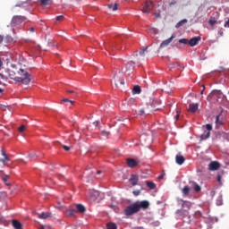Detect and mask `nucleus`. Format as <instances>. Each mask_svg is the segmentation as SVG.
<instances>
[{
  "mask_svg": "<svg viewBox=\"0 0 229 229\" xmlns=\"http://www.w3.org/2000/svg\"><path fill=\"white\" fill-rule=\"evenodd\" d=\"M140 208H142V210H147V208H149V201L142 200L140 202H134L129 205L123 212L125 216H133V214L140 212Z\"/></svg>",
  "mask_w": 229,
  "mask_h": 229,
  "instance_id": "nucleus-1",
  "label": "nucleus"
},
{
  "mask_svg": "<svg viewBox=\"0 0 229 229\" xmlns=\"http://www.w3.org/2000/svg\"><path fill=\"white\" fill-rule=\"evenodd\" d=\"M17 83L28 85L31 81V75L24 69H20L17 72Z\"/></svg>",
  "mask_w": 229,
  "mask_h": 229,
  "instance_id": "nucleus-2",
  "label": "nucleus"
},
{
  "mask_svg": "<svg viewBox=\"0 0 229 229\" xmlns=\"http://www.w3.org/2000/svg\"><path fill=\"white\" fill-rule=\"evenodd\" d=\"M223 98H225V95H223V92L219 89L212 90L208 96V101H219L220 99H223Z\"/></svg>",
  "mask_w": 229,
  "mask_h": 229,
  "instance_id": "nucleus-3",
  "label": "nucleus"
},
{
  "mask_svg": "<svg viewBox=\"0 0 229 229\" xmlns=\"http://www.w3.org/2000/svg\"><path fill=\"white\" fill-rule=\"evenodd\" d=\"M26 21L25 16L16 15L13 16L11 21L12 28H15V26H19L20 24H22Z\"/></svg>",
  "mask_w": 229,
  "mask_h": 229,
  "instance_id": "nucleus-4",
  "label": "nucleus"
},
{
  "mask_svg": "<svg viewBox=\"0 0 229 229\" xmlns=\"http://www.w3.org/2000/svg\"><path fill=\"white\" fill-rule=\"evenodd\" d=\"M205 130L200 136V140H207L210 137V131H212V124H206Z\"/></svg>",
  "mask_w": 229,
  "mask_h": 229,
  "instance_id": "nucleus-5",
  "label": "nucleus"
},
{
  "mask_svg": "<svg viewBox=\"0 0 229 229\" xmlns=\"http://www.w3.org/2000/svg\"><path fill=\"white\" fill-rule=\"evenodd\" d=\"M96 174V172L94 170H86L83 174V178L86 179V182L88 183H90V182L94 181V176Z\"/></svg>",
  "mask_w": 229,
  "mask_h": 229,
  "instance_id": "nucleus-6",
  "label": "nucleus"
},
{
  "mask_svg": "<svg viewBox=\"0 0 229 229\" xmlns=\"http://www.w3.org/2000/svg\"><path fill=\"white\" fill-rule=\"evenodd\" d=\"M153 6H155V4L153 2H151V1L145 2L143 8H142L143 13H149V12H151L153 10Z\"/></svg>",
  "mask_w": 229,
  "mask_h": 229,
  "instance_id": "nucleus-7",
  "label": "nucleus"
},
{
  "mask_svg": "<svg viewBox=\"0 0 229 229\" xmlns=\"http://www.w3.org/2000/svg\"><path fill=\"white\" fill-rule=\"evenodd\" d=\"M201 41V37L198 36V37H195V38H191L190 40H189V46L191 47H194V46H198V43Z\"/></svg>",
  "mask_w": 229,
  "mask_h": 229,
  "instance_id": "nucleus-8",
  "label": "nucleus"
},
{
  "mask_svg": "<svg viewBox=\"0 0 229 229\" xmlns=\"http://www.w3.org/2000/svg\"><path fill=\"white\" fill-rule=\"evenodd\" d=\"M176 38V36L174 34H173L169 38L164 40L161 44H160V47H167V46H169V44H171L173 42V39H174Z\"/></svg>",
  "mask_w": 229,
  "mask_h": 229,
  "instance_id": "nucleus-9",
  "label": "nucleus"
},
{
  "mask_svg": "<svg viewBox=\"0 0 229 229\" xmlns=\"http://www.w3.org/2000/svg\"><path fill=\"white\" fill-rule=\"evenodd\" d=\"M126 162H127L128 167H131V168L137 167L139 165V162H137V160L131 157L127 158Z\"/></svg>",
  "mask_w": 229,
  "mask_h": 229,
  "instance_id": "nucleus-10",
  "label": "nucleus"
},
{
  "mask_svg": "<svg viewBox=\"0 0 229 229\" xmlns=\"http://www.w3.org/2000/svg\"><path fill=\"white\" fill-rule=\"evenodd\" d=\"M221 167V165L217 161H213L209 164V171H217Z\"/></svg>",
  "mask_w": 229,
  "mask_h": 229,
  "instance_id": "nucleus-11",
  "label": "nucleus"
},
{
  "mask_svg": "<svg viewBox=\"0 0 229 229\" xmlns=\"http://www.w3.org/2000/svg\"><path fill=\"white\" fill-rule=\"evenodd\" d=\"M129 182L132 185V187H135V185H138L139 183V175L131 174L129 179Z\"/></svg>",
  "mask_w": 229,
  "mask_h": 229,
  "instance_id": "nucleus-12",
  "label": "nucleus"
},
{
  "mask_svg": "<svg viewBox=\"0 0 229 229\" xmlns=\"http://www.w3.org/2000/svg\"><path fill=\"white\" fill-rule=\"evenodd\" d=\"M175 162L176 164H178V165H183V164L185 163V157L182 155H176Z\"/></svg>",
  "mask_w": 229,
  "mask_h": 229,
  "instance_id": "nucleus-13",
  "label": "nucleus"
},
{
  "mask_svg": "<svg viewBox=\"0 0 229 229\" xmlns=\"http://www.w3.org/2000/svg\"><path fill=\"white\" fill-rule=\"evenodd\" d=\"M190 185H191V188L193 189V191H195V192L201 191V186H199V184H198L197 182H190Z\"/></svg>",
  "mask_w": 229,
  "mask_h": 229,
  "instance_id": "nucleus-14",
  "label": "nucleus"
},
{
  "mask_svg": "<svg viewBox=\"0 0 229 229\" xmlns=\"http://www.w3.org/2000/svg\"><path fill=\"white\" fill-rule=\"evenodd\" d=\"M1 151H2V157H4V158L0 159V162H2L4 165H6V162H10V157H8L4 148H2Z\"/></svg>",
  "mask_w": 229,
  "mask_h": 229,
  "instance_id": "nucleus-15",
  "label": "nucleus"
},
{
  "mask_svg": "<svg viewBox=\"0 0 229 229\" xmlns=\"http://www.w3.org/2000/svg\"><path fill=\"white\" fill-rule=\"evenodd\" d=\"M199 106L198 104H194V103L190 104L189 112H191V114H196V112H198Z\"/></svg>",
  "mask_w": 229,
  "mask_h": 229,
  "instance_id": "nucleus-16",
  "label": "nucleus"
},
{
  "mask_svg": "<svg viewBox=\"0 0 229 229\" xmlns=\"http://www.w3.org/2000/svg\"><path fill=\"white\" fill-rule=\"evenodd\" d=\"M105 47L106 50L108 52V54L110 55L111 51H114V47H115V45L114 43H109V44H105Z\"/></svg>",
  "mask_w": 229,
  "mask_h": 229,
  "instance_id": "nucleus-17",
  "label": "nucleus"
},
{
  "mask_svg": "<svg viewBox=\"0 0 229 229\" xmlns=\"http://www.w3.org/2000/svg\"><path fill=\"white\" fill-rule=\"evenodd\" d=\"M8 74H9V78L11 80L15 81L17 83V77H18L17 73H15V72H13L12 70H8Z\"/></svg>",
  "mask_w": 229,
  "mask_h": 229,
  "instance_id": "nucleus-18",
  "label": "nucleus"
},
{
  "mask_svg": "<svg viewBox=\"0 0 229 229\" xmlns=\"http://www.w3.org/2000/svg\"><path fill=\"white\" fill-rule=\"evenodd\" d=\"M169 69H183V65L178 63H172L169 64Z\"/></svg>",
  "mask_w": 229,
  "mask_h": 229,
  "instance_id": "nucleus-19",
  "label": "nucleus"
},
{
  "mask_svg": "<svg viewBox=\"0 0 229 229\" xmlns=\"http://www.w3.org/2000/svg\"><path fill=\"white\" fill-rule=\"evenodd\" d=\"M107 8L109 10H112V12H117V9L119 8V4H107Z\"/></svg>",
  "mask_w": 229,
  "mask_h": 229,
  "instance_id": "nucleus-20",
  "label": "nucleus"
},
{
  "mask_svg": "<svg viewBox=\"0 0 229 229\" xmlns=\"http://www.w3.org/2000/svg\"><path fill=\"white\" fill-rule=\"evenodd\" d=\"M13 226L15 229H22V224H21V222L18 220H13Z\"/></svg>",
  "mask_w": 229,
  "mask_h": 229,
  "instance_id": "nucleus-21",
  "label": "nucleus"
},
{
  "mask_svg": "<svg viewBox=\"0 0 229 229\" xmlns=\"http://www.w3.org/2000/svg\"><path fill=\"white\" fill-rule=\"evenodd\" d=\"M47 217H51V213L49 212H42L41 214L38 215L39 219H47Z\"/></svg>",
  "mask_w": 229,
  "mask_h": 229,
  "instance_id": "nucleus-22",
  "label": "nucleus"
},
{
  "mask_svg": "<svg viewBox=\"0 0 229 229\" xmlns=\"http://www.w3.org/2000/svg\"><path fill=\"white\" fill-rule=\"evenodd\" d=\"M77 210L81 213L83 214L86 212L87 208H85V206L81 205V204H77L76 206Z\"/></svg>",
  "mask_w": 229,
  "mask_h": 229,
  "instance_id": "nucleus-23",
  "label": "nucleus"
},
{
  "mask_svg": "<svg viewBox=\"0 0 229 229\" xmlns=\"http://www.w3.org/2000/svg\"><path fill=\"white\" fill-rule=\"evenodd\" d=\"M146 185H147V187H148V189H150V190H154V189H157V184H155V182H149V181H146Z\"/></svg>",
  "mask_w": 229,
  "mask_h": 229,
  "instance_id": "nucleus-24",
  "label": "nucleus"
},
{
  "mask_svg": "<svg viewBox=\"0 0 229 229\" xmlns=\"http://www.w3.org/2000/svg\"><path fill=\"white\" fill-rule=\"evenodd\" d=\"M109 135H110V132L106 131H101V133H100V137H101V139H102L103 140H105L106 139H108Z\"/></svg>",
  "mask_w": 229,
  "mask_h": 229,
  "instance_id": "nucleus-25",
  "label": "nucleus"
},
{
  "mask_svg": "<svg viewBox=\"0 0 229 229\" xmlns=\"http://www.w3.org/2000/svg\"><path fill=\"white\" fill-rule=\"evenodd\" d=\"M4 42L5 44H12L13 42V38H12L11 36H5L4 38Z\"/></svg>",
  "mask_w": 229,
  "mask_h": 229,
  "instance_id": "nucleus-26",
  "label": "nucleus"
},
{
  "mask_svg": "<svg viewBox=\"0 0 229 229\" xmlns=\"http://www.w3.org/2000/svg\"><path fill=\"white\" fill-rule=\"evenodd\" d=\"M182 194H184V196H187L189 194V192H191V187L189 186H184L182 189Z\"/></svg>",
  "mask_w": 229,
  "mask_h": 229,
  "instance_id": "nucleus-27",
  "label": "nucleus"
},
{
  "mask_svg": "<svg viewBox=\"0 0 229 229\" xmlns=\"http://www.w3.org/2000/svg\"><path fill=\"white\" fill-rule=\"evenodd\" d=\"M141 91L140 86H134L132 89V94H140Z\"/></svg>",
  "mask_w": 229,
  "mask_h": 229,
  "instance_id": "nucleus-28",
  "label": "nucleus"
},
{
  "mask_svg": "<svg viewBox=\"0 0 229 229\" xmlns=\"http://www.w3.org/2000/svg\"><path fill=\"white\" fill-rule=\"evenodd\" d=\"M76 214V209H67L66 210V216H69L70 217H72Z\"/></svg>",
  "mask_w": 229,
  "mask_h": 229,
  "instance_id": "nucleus-29",
  "label": "nucleus"
},
{
  "mask_svg": "<svg viewBox=\"0 0 229 229\" xmlns=\"http://www.w3.org/2000/svg\"><path fill=\"white\" fill-rule=\"evenodd\" d=\"M106 228L107 229H117V225L110 222V223L106 224Z\"/></svg>",
  "mask_w": 229,
  "mask_h": 229,
  "instance_id": "nucleus-30",
  "label": "nucleus"
},
{
  "mask_svg": "<svg viewBox=\"0 0 229 229\" xmlns=\"http://www.w3.org/2000/svg\"><path fill=\"white\" fill-rule=\"evenodd\" d=\"M146 53H148V47H143V48L140 51V56H146Z\"/></svg>",
  "mask_w": 229,
  "mask_h": 229,
  "instance_id": "nucleus-31",
  "label": "nucleus"
},
{
  "mask_svg": "<svg viewBox=\"0 0 229 229\" xmlns=\"http://www.w3.org/2000/svg\"><path fill=\"white\" fill-rule=\"evenodd\" d=\"M135 65V63H133V62H130V63H128L127 64H126V71H131V68H133V66Z\"/></svg>",
  "mask_w": 229,
  "mask_h": 229,
  "instance_id": "nucleus-32",
  "label": "nucleus"
},
{
  "mask_svg": "<svg viewBox=\"0 0 229 229\" xmlns=\"http://www.w3.org/2000/svg\"><path fill=\"white\" fill-rule=\"evenodd\" d=\"M182 208H187L189 210V208H191V202L189 201H183L182 203Z\"/></svg>",
  "mask_w": 229,
  "mask_h": 229,
  "instance_id": "nucleus-33",
  "label": "nucleus"
},
{
  "mask_svg": "<svg viewBox=\"0 0 229 229\" xmlns=\"http://www.w3.org/2000/svg\"><path fill=\"white\" fill-rule=\"evenodd\" d=\"M8 180H10V175H4V177L3 178V182L5 183V185L9 187L10 182H8Z\"/></svg>",
  "mask_w": 229,
  "mask_h": 229,
  "instance_id": "nucleus-34",
  "label": "nucleus"
},
{
  "mask_svg": "<svg viewBox=\"0 0 229 229\" xmlns=\"http://www.w3.org/2000/svg\"><path fill=\"white\" fill-rule=\"evenodd\" d=\"M40 3L43 6H47L48 4H51V0H40Z\"/></svg>",
  "mask_w": 229,
  "mask_h": 229,
  "instance_id": "nucleus-35",
  "label": "nucleus"
},
{
  "mask_svg": "<svg viewBox=\"0 0 229 229\" xmlns=\"http://www.w3.org/2000/svg\"><path fill=\"white\" fill-rule=\"evenodd\" d=\"M179 44H188L189 45V39L181 38V39H179Z\"/></svg>",
  "mask_w": 229,
  "mask_h": 229,
  "instance_id": "nucleus-36",
  "label": "nucleus"
},
{
  "mask_svg": "<svg viewBox=\"0 0 229 229\" xmlns=\"http://www.w3.org/2000/svg\"><path fill=\"white\" fill-rule=\"evenodd\" d=\"M177 1L176 0H172L170 3H169V7L170 8H173V6H176L177 4Z\"/></svg>",
  "mask_w": 229,
  "mask_h": 229,
  "instance_id": "nucleus-37",
  "label": "nucleus"
},
{
  "mask_svg": "<svg viewBox=\"0 0 229 229\" xmlns=\"http://www.w3.org/2000/svg\"><path fill=\"white\" fill-rule=\"evenodd\" d=\"M20 133H22L23 131H26V125H21L19 128H18Z\"/></svg>",
  "mask_w": 229,
  "mask_h": 229,
  "instance_id": "nucleus-38",
  "label": "nucleus"
},
{
  "mask_svg": "<svg viewBox=\"0 0 229 229\" xmlns=\"http://www.w3.org/2000/svg\"><path fill=\"white\" fill-rule=\"evenodd\" d=\"M38 157V155H37V153H30L29 154V157L31 159L33 158H37Z\"/></svg>",
  "mask_w": 229,
  "mask_h": 229,
  "instance_id": "nucleus-39",
  "label": "nucleus"
},
{
  "mask_svg": "<svg viewBox=\"0 0 229 229\" xmlns=\"http://www.w3.org/2000/svg\"><path fill=\"white\" fill-rule=\"evenodd\" d=\"M0 78L1 80H3L4 81H8V78L6 76H4V74L0 73Z\"/></svg>",
  "mask_w": 229,
  "mask_h": 229,
  "instance_id": "nucleus-40",
  "label": "nucleus"
},
{
  "mask_svg": "<svg viewBox=\"0 0 229 229\" xmlns=\"http://www.w3.org/2000/svg\"><path fill=\"white\" fill-rule=\"evenodd\" d=\"M185 22H187V20H182V21H179V22L177 23V25H176V28H180V26H182V24H183V23H185Z\"/></svg>",
  "mask_w": 229,
  "mask_h": 229,
  "instance_id": "nucleus-41",
  "label": "nucleus"
},
{
  "mask_svg": "<svg viewBox=\"0 0 229 229\" xmlns=\"http://www.w3.org/2000/svg\"><path fill=\"white\" fill-rule=\"evenodd\" d=\"M180 114H181L180 109H177L176 110V115H175V120L176 121H178V119H180Z\"/></svg>",
  "mask_w": 229,
  "mask_h": 229,
  "instance_id": "nucleus-42",
  "label": "nucleus"
},
{
  "mask_svg": "<svg viewBox=\"0 0 229 229\" xmlns=\"http://www.w3.org/2000/svg\"><path fill=\"white\" fill-rule=\"evenodd\" d=\"M62 101H63L64 103H71V105H74V102H73V101L69 100V99H67V98H64Z\"/></svg>",
  "mask_w": 229,
  "mask_h": 229,
  "instance_id": "nucleus-43",
  "label": "nucleus"
},
{
  "mask_svg": "<svg viewBox=\"0 0 229 229\" xmlns=\"http://www.w3.org/2000/svg\"><path fill=\"white\" fill-rule=\"evenodd\" d=\"M132 194H134L135 196H139L140 194V190L133 191Z\"/></svg>",
  "mask_w": 229,
  "mask_h": 229,
  "instance_id": "nucleus-44",
  "label": "nucleus"
},
{
  "mask_svg": "<svg viewBox=\"0 0 229 229\" xmlns=\"http://www.w3.org/2000/svg\"><path fill=\"white\" fill-rule=\"evenodd\" d=\"M63 148L65 151H69L71 149V148L67 145H63Z\"/></svg>",
  "mask_w": 229,
  "mask_h": 229,
  "instance_id": "nucleus-45",
  "label": "nucleus"
},
{
  "mask_svg": "<svg viewBox=\"0 0 229 229\" xmlns=\"http://www.w3.org/2000/svg\"><path fill=\"white\" fill-rule=\"evenodd\" d=\"M154 15H155L156 19L160 18V12H156V13H154Z\"/></svg>",
  "mask_w": 229,
  "mask_h": 229,
  "instance_id": "nucleus-46",
  "label": "nucleus"
},
{
  "mask_svg": "<svg viewBox=\"0 0 229 229\" xmlns=\"http://www.w3.org/2000/svg\"><path fill=\"white\" fill-rule=\"evenodd\" d=\"M56 21H64V15L57 16Z\"/></svg>",
  "mask_w": 229,
  "mask_h": 229,
  "instance_id": "nucleus-47",
  "label": "nucleus"
},
{
  "mask_svg": "<svg viewBox=\"0 0 229 229\" xmlns=\"http://www.w3.org/2000/svg\"><path fill=\"white\" fill-rule=\"evenodd\" d=\"M216 124H223L221 122H219V115L216 117Z\"/></svg>",
  "mask_w": 229,
  "mask_h": 229,
  "instance_id": "nucleus-48",
  "label": "nucleus"
},
{
  "mask_svg": "<svg viewBox=\"0 0 229 229\" xmlns=\"http://www.w3.org/2000/svg\"><path fill=\"white\" fill-rule=\"evenodd\" d=\"M216 20H210L209 21V24H211V26H214V24H216Z\"/></svg>",
  "mask_w": 229,
  "mask_h": 229,
  "instance_id": "nucleus-49",
  "label": "nucleus"
},
{
  "mask_svg": "<svg viewBox=\"0 0 229 229\" xmlns=\"http://www.w3.org/2000/svg\"><path fill=\"white\" fill-rule=\"evenodd\" d=\"M150 33H158V30H157L156 29H150Z\"/></svg>",
  "mask_w": 229,
  "mask_h": 229,
  "instance_id": "nucleus-50",
  "label": "nucleus"
},
{
  "mask_svg": "<svg viewBox=\"0 0 229 229\" xmlns=\"http://www.w3.org/2000/svg\"><path fill=\"white\" fill-rule=\"evenodd\" d=\"M164 176H165V174H161L159 176H158V180H164Z\"/></svg>",
  "mask_w": 229,
  "mask_h": 229,
  "instance_id": "nucleus-51",
  "label": "nucleus"
},
{
  "mask_svg": "<svg viewBox=\"0 0 229 229\" xmlns=\"http://www.w3.org/2000/svg\"><path fill=\"white\" fill-rule=\"evenodd\" d=\"M3 40L4 41V37L0 35V44H3Z\"/></svg>",
  "mask_w": 229,
  "mask_h": 229,
  "instance_id": "nucleus-52",
  "label": "nucleus"
},
{
  "mask_svg": "<svg viewBox=\"0 0 229 229\" xmlns=\"http://www.w3.org/2000/svg\"><path fill=\"white\" fill-rule=\"evenodd\" d=\"M225 28H229V20L227 21H225Z\"/></svg>",
  "mask_w": 229,
  "mask_h": 229,
  "instance_id": "nucleus-53",
  "label": "nucleus"
},
{
  "mask_svg": "<svg viewBox=\"0 0 229 229\" xmlns=\"http://www.w3.org/2000/svg\"><path fill=\"white\" fill-rule=\"evenodd\" d=\"M93 124H94V126H97V127H98V126H99V122H98V121L94 122Z\"/></svg>",
  "mask_w": 229,
  "mask_h": 229,
  "instance_id": "nucleus-54",
  "label": "nucleus"
},
{
  "mask_svg": "<svg viewBox=\"0 0 229 229\" xmlns=\"http://www.w3.org/2000/svg\"><path fill=\"white\" fill-rule=\"evenodd\" d=\"M140 115H144V114H146V112H144V109H141V110H140Z\"/></svg>",
  "mask_w": 229,
  "mask_h": 229,
  "instance_id": "nucleus-55",
  "label": "nucleus"
},
{
  "mask_svg": "<svg viewBox=\"0 0 229 229\" xmlns=\"http://www.w3.org/2000/svg\"><path fill=\"white\" fill-rule=\"evenodd\" d=\"M216 180H217V182H219V183H221V175H217Z\"/></svg>",
  "mask_w": 229,
  "mask_h": 229,
  "instance_id": "nucleus-56",
  "label": "nucleus"
},
{
  "mask_svg": "<svg viewBox=\"0 0 229 229\" xmlns=\"http://www.w3.org/2000/svg\"><path fill=\"white\" fill-rule=\"evenodd\" d=\"M23 4H24V2H22V3H21V4H17L16 6L21 7V6H23Z\"/></svg>",
  "mask_w": 229,
  "mask_h": 229,
  "instance_id": "nucleus-57",
  "label": "nucleus"
},
{
  "mask_svg": "<svg viewBox=\"0 0 229 229\" xmlns=\"http://www.w3.org/2000/svg\"><path fill=\"white\" fill-rule=\"evenodd\" d=\"M202 90H201V92H200V94H203V92H205V85H202Z\"/></svg>",
  "mask_w": 229,
  "mask_h": 229,
  "instance_id": "nucleus-58",
  "label": "nucleus"
},
{
  "mask_svg": "<svg viewBox=\"0 0 229 229\" xmlns=\"http://www.w3.org/2000/svg\"><path fill=\"white\" fill-rule=\"evenodd\" d=\"M66 92H68V94H75L72 90H66Z\"/></svg>",
  "mask_w": 229,
  "mask_h": 229,
  "instance_id": "nucleus-59",
  "label": "nucleus"
},
{
  "mask_svg": "<svg viewBox=\"0 0 229 229\" xmlns=\"http://www.w3.org/2000/svg\"><path fill=\"white\" fill-rule=\"evenodd\" d=\"M30 31L31 33H33V31H35V28L31 27V28L30 29Z\"/></svg>",
  "mask_w": 229,
  "mask_h": 229,
  "instance_id": "nucleus-60",
  "label": "nucleus"
},
{
  "mask_svg": "<svg viewBox=\"0 0 229 229\" xmlns=\"http://www.w3.org/2000/svg\"><path fill=\"white\" fill-rule=\"evenodd\" d=\"M120 85H124V80L120 81Z\"/></svg>",
  "mask_w": 229,
  "mask_h": 229,
  "instance_id": "nucleus-61",
  "label": "nucleus"
},
{
  "mask_svg": "<svg viewBox=\"0 0 229 229\" xmlns=\"http://www.w3.org/2000/svg\"><path fill=\"white\" fill-rule=\"evenodd\" d=\"M0 67H3V61L0 58Z\"/></svg>",
  "mask_w": 229,
  "mask_h": 229,
  "instance_id": "nucleus-62",
  "label": "nucleus"
},
{
  "mask_svg": "<svg viewBox=\"0 0 229 229\" xmlns=\"http://www.w3.org/2000/svg\"><path fill=\"white\" fill-rule=\"evenodd\" d=\"M101 170L97 171V174H101Z\"/></svg>",
  "mask_w": 229,
  "mask_h": 229,
  "instance_id": "nucleus-63",
  "label": "nucleus"
},
{
  "mask_svg": "<svg viewBox=\"0 0 229 229\" xmlns=\"http://www.w3.org/2000/svg\"><path fill=\"white\" fill-rule=\"evenodd\" d=\"M117 85H119V82L115 81V86L117 87Z\"/></svg>",
  "mask_w": 229,
  "mask_h": 229,
  "instance_id": "nucleus-64",
  "label": "nucleus"
}]
</instances>
